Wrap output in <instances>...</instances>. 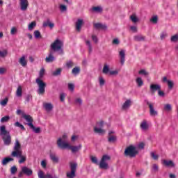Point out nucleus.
Instances as JSON below:
<instances>
[{"label": "nucleus", "mask_w": 178, "mask_h": 178, "mask_svg": "<svg viewBox=\"0 0 178 178\" xmlns=\"http://www.w3.org/2000/svg\"><path fill=\"white\" fill-rule=\"evenodd\" d=\"M94 27H95V29H101L102 30H105L106 29V25H104L101 23H96L94 24Z\"/></svg>", "instance_id": "obj_29"}, {"label": "nucleus", "mask_w": 178, "mask_h": 178, "mask_svg": "<svg viewBox=\"0 0 178 178\" xmlns=\"http://www.w3.org/2000/svg\"><path fill=\"white\" fill-rule=\"evenodd\" d=\"M17 33V29H16V27H13L10 31L11 35H15V34Z\"/></svg>", "instance_id": "obj_56"}, {"label": "nucleus", "mask_w": 178, "mask_h": 178, "mask_svg": "<svg viewBox=\"0 0 178 178\" xmlns=\"http://www.w3.org/2000/svg\"><path fill=\"white\" fill-rule=\"evenodd\" d=\"M92 12H95V13H102V11L104 10L102 9V7L101 6H95L92 8Z\"/></svg>", "instance_id": "obj_26"}, {"label": "nucleus", "mask_w": 178, "mask_h": 178, "mask_svg": "<svg viewBox=\"0 0 178 178\" xmlns=\"http://www.w3.org/2000/svg\"><path fill=\"white\" fill-rule=\"evenodd\" d=\"M66 66L67 67H68V69H70L73 67V66H74V63L72 61H67L66 63Z\"/></svg>", "instance_id": "obj_50"}, {"label": "nucleus", "mask_w": 178, "mask_h": 178, "mask_svg": "<svg viewBox=\"0 0 178 178\" xmlns=\"http://www.w3.org/2000/svg\"><path fill=\"white\" fill-rule=\"evenodd\" d=\"M38 176L39 178H59V177H58L57 175H54L52 176V175L51 174H47V175H44V171L40 170L38 172Z\"/></svg>", "instance_id": "obj_10"}, {"label": "nucleus", "mask_w": 178, "mask_h": 178, "mask_svg": "<svg viewBox=\"0 0 178 178\" xmlns=\"http://www.w3.org/2000/svg\"><path fill=\"white\" fill-rule=\"evenodd\" d=\"M42 26L43 27H50V29H54V27H55V24L54 23H51L49 19L44 22Z\"/></svg>", "instance_id": "obj_23"}, {"label": "nucleus", "mask_w": 178, "mask_h": 178, "mask_svg": "<svg viewBox=\"0 0 178 178\" xmlns=\"http://www.w3.org/2000/svg\"><path fill=\"white\" fill-rule=\"evenodd\" d=\"M125 156H130V158H134L137 154H138V151H137V148L133 145H129L125 149L124 151Z\"/></svg>", "instance_id": "obj_5"}, {"label": "nucleus", "mask_w": 178, "mask_h": 178, "mask_svg": "<svg viewBox=\"0 0 178 178\" xmlns=\"http://www.w3.org/2000/svg\"><path fill=\"white\" fill-rule=\"evenodd\" d=\"M72 74H74L75 76L79 74L80 73V67H75L72 69Z\"/></svg>", "instance_id": "obj_36"}, {"label": "nucleus", "mask_w": 178, "mask_h": 178, "mask_svg": "<svg viewBox=\"0 0 178 178\" xmlns=\"http://www.w3.org/2000/svg\"><path fill=\"white\" fill-rule=\"evenodd\" d=\"M171 42H177L178 41V34L174 35L171 37Z\"/></svg>", "instance_id": "obj_46"}, {"label": "nucleus", "mask_w": 178, "mask_h": 178, "mask_svg": "<svg viewBox=\"0 0 178 178\" xmlns=\"http://www.w3.org/2000/svg\"><path fill=\"white\" fill-rule=\"evenodd\" d=\"M167 84H168V88L170 90H172V88H173V86H175V83H173V81H172V80L168 81Z\"/></svg>", "instance_id": "obj_48"}, {"label": "nucleus", "mask_w": 178, "mask_h": 178, "mask_svg": "<svg viewBox=\"0 0 178 178\" xmlns=\"http://www.w3.org/2000/svg\"><path fill=\"white\" fill-rule=\"evenodd\" d=\"M62 47H63V42L59 40V39L56 40L51 44V48L53 51H60V55H63V50L62 49Z\"/></svg>", "instance_id": "obj_6"}, {"label": "nucleus", "mask_w": 178, "mask_h": 178, "mask_svg": "<svg viewBox=\"0 0 178 178\" xmlns=\"http://www.w3.org/2000/svg\"><path fill=\"white\" fill-rule=\"evenodd\" d=\"M35 26H37V23L35 22V21H33L29 25L28 29L29 30H33V29H34Z\"/></svg>", "instance_id": "obj_42"}, {"label": "nucleus", "mask_w": 178, "mask_h": 178, "mask_svg": "<svg viewBox=\"0 0 178 178\" xmlns=\"http://www.w3.org/2000/svg\"><path fill=\"white\" fill-rule=\"evenodd\" d=\"M94 132L97 134H105V130L102 128H98L97 127H94Z\"/></svg>", "instance_id": "obj_25"}, {"label": "nucleus", "mask_w": 178, "mask_h": 178, "mask_svg": "<svg viewBox=\"0 0 178 178\" xmlns=\"http://www.w3.org/2000/svg\"><path fill=\"white\" fill-rule=\"evenodd\" d=\"M19 6L21 10L24 12L27 10V8H29V0H19Z\"/></svg>", "instance_id": "obj_11"}, {"label": "nucleus", "mask_w": 178, "mask_h": 178, "mask_svg": "<svg viewBox=\"0 0 178 178\" xmlns=\"http://www.w3.org/2000/svg\"><path fill=\"white\" fill-rule=\"evenodd\" d=\"M136 83L138 87H143V86H144V81H143L141 77H138L136 80Z\"/></svg>", "instance_id": "obj_31"}, {"label": "nucleus", "mask_w": 178, "mask_h": 178, "mask_svg": "<svg viewBox=\"0 0 178 178\" xmlns=\"http://www.w3.org/2000/svg\"><path fill=\"white\" fill-rule=\"evenodd\" d=\"M92 41H94V42L95 44H97V42H98V38H97V36L95 35H92Z\"/></svg>", "instance_id": "obj_64"}, {"label": "nucleus", "mask_w": 178, "mask_h": 178, "mask_svg": "<svg viewBox=\"0 0 178 178\" xmlns=\"http://www.w3.org/2000/svg\"><path fill=\"white\" fill-rule=\"evenodd\" d=\"M131 106V100L130 99H127V101H125V102L123 104L122 106V109L123 111H126V109H129V108H130V106Z\"/></svg>", "instance_id": "obj_19"}, {"label": "nucleus", "mask_w": 178, "mask_h": 178, "mask_svg": "<svg viewBox=\"0 0 178 178\" xmlns=\"http://www.w3.org/2000/svg\"><path fill=\"white\" fill-rule=\"evenodd\" d=\"M130 19L133 23H137V22H138V18H137V16L134 14L130 16Z\"/></svg>", "instance_id": "obj_40"}, {"label": "nucleus", "mask_w": 178, "mask_h": 178, "mask_svg": "<svg viewBox=\"0 0 178 178\" xmlns=\"http://www.w3.org/2000/svg\"><path fill=\"white\" fill-rule=\"evenodd\" d=\"M16 95L19 97L23 95V89L21 86H19L18 88H17Z\"/></svg>", "instance_id": "obj_30"}, {"label": "nucleus", "mask_w": 178, "mask_h": 178, "mask_svg": "<svg viewBox=\"0 0 178 178\" xmlns=\"http://www.w3.org/2000/svg\"><path fill=\"white\" fill-rule=\"evenodd\" d=\"M35 38H41V33L40 32V31H35L33 32Z\"/></svg>", "instance_id": "obj_47"}, {"label": "nucleus", "mask_w": 178, "mask_h": 178, "mask_svg": "<svg viewBox=\"0 0 178 178\" xmlns=\"http://www.w3.org/2000/svg\"><path fill=\"white\" fill-rule=\"evenodd\" d=\"M163 164L165 165V166L175 168V163H173L172 160H170V161L163 160Z\"/></svg>", "instance_id": "obj_22"}, {"label": "nucleus", "mask_w": 178, "mask_h": 178, "mask_svg": "<svg viewBox=\"0 0 178 178\" xmlns=\"http://www.w3.org/2000/svg\"><path fill=\"white\" fill-rule=\"evenodd\" d=\"M23 118L24 119H25V120H26V122H28L27 123L28 126L33 128L34 127V124H33V122H34V120H33L32 116L29 115H24Z\"/></svg>", "instance_id": "obj_12"}, {"label": "nucleus", "mask_w": 178, "mask_h": 178, "mask_svg": "<svg viewBox=\"0 0 178 178\" xmlns=\"http://www.w3.org/2000/svg\"><path fill=\"white\" fill-rule=\"evenodd\" d=\"M16 172H17V167L16 165H13L10 168V173L11 175H15Z\"/></svg>", "instance_id": "obj_45"}, {"label": "nucleus", "mask_w": 178, "mask_h": 178, "mask_svg": "<svg viewBox=\"0 0 178 178\" xmlns=\"http://www.w3.org/2000/svg\"><path fill=\"white\" fill-rule=\"evenodd\" d=\"M8 120H10V117H9V115H6L1 118L0 122L1 123H6Z\"/></svg>", "instance_id": "obj_37"}, {"label": "nucleus", "mask_w": 178, "mask_h": 178, "mask_svg": "<svg viewBox=\"0 0 178 178\" xmlns=\"http://www.w3.org/2000/svg\"><path fill=\"white\" fill-rule=\"evenodd\" d=\"M96 127L98 129H102V127H104V121L97 122Z\"/></svg>", "instance_id": "obj_51"}, {"label": "nucleus", "mask_w": 178, "mask_h": 178, "mask_svg": "<svg viewBox=\"0 0 178 178\" xmlns=\"http://www.w3.org/2000/svg\"><path fill=\"white\" fill-rule=\"evenodd\" d=\"M114 134H115V132L112 131L108 132V143H115V141H116V140H118V138L116 137V136L112 135Z\"/></svg>", "instance_id": "obj_16"}, {"label": "nucleus", "mask_w": 178, "mask_h": 178, "mask_svg": "<svg viewBox=\"0 0 178 178\" xmlns=\"http://www.w3.org/2000/svg\"><path fill=\"white\" fill-rule=\"evenodd\" d=\"M85 42L88 47L89 53L91 54L92 52V46H91V41L86 40Z\"/></svg>", "instance_id": "obj_35"}, {"label": "nucleus", "mask_w": 178, "mask_h": 178, "mask_svg": "<svg viewBox=\"0 0 178 178\" xmlns=\"http://www.w3.org/2000/svg\"><path fill=\"white\" fill-rule=\"evenodd\" d=\"M158 95L159 97H165V92L159 89L158 91Z\"/></svg>", "instance_id": "obj_60"}, {"label": "nucleus", "mask_w": 178, "mask_h": 178, "mask_svg": "<svg viewBox=\"0 0 178 178\" xmlns=\"http://www.w3.org/2000/svg\"><path fill=\"white\" fill-rule=\"evenodd\" d=\"M49 156L52 162H54V163H58V162H59V158H58L56 156V154H55L54 153H51Z\"/></svg>", "instance_id": "obj_24"}, {"label": "nucleus", "mask_w": 178, "mask_h": 178, "mask_svg": "<svg viewBox=\"0 0 178 178\" xmlns=\"http://www.w3.org/2000/svg\"><path fill=\"white\" fill-rule=\"evenodd\" d=\"M70 172H67V178H74L76 177V172H77V163H70Z\"/></svg>", "instance_id": "obj_8"}, {"label": "nucleus", "mask_w": 178, "mask_h": 178, "mask_svg": "<svg viewBox=\"0 0 178 178\" xmlns=\"http://www.w3.org/2000/svg\"><path fill=\"white\" fill-rule=\"evenodd\" d=\"M59 8L61 12H66L67 10V7L63 4L60 5Z\"/></svg>", "instance_id": "obj_49"}, {"label": "nucleus", "mask_w": 178, "mask_h": 178, "mask_svg": "<svg viewBox=\"0 0 178 178\" xmlns=\"http://www.w3.org/2000/svg\"><path fill=\"white\" fill-rule=\"evenodd\" d=\"M139 74H143V76H148V72L145 70H141L138 72Z\"/></svg>", "instance_id": "obj_58"}, {"label": "nucleus", "mask_w": 178, "mask_h": 178, "mask_svg": "<svg viewBox=\"0 0 178 178\" xmlns=\"http://www.w3.org/2000/svg\"><path fill=\"white\" fill-rule=\"evenodd\" d=\"M161 90V86L159 84H151L150 85V91L152 94H155L156 91H159Z\"/></svg>", "instance_id": "obj_15"}, {"label": "nucleus", "mask_w": 178, "mask_h": 178, "mask_svg": "<svg viewBox=\"0 0 178 178\" xmlns=\"http://www.w3.org/2000/svg\"><path fill=\"white\" fill-rule=\"evenodd\" d=\"M99 81L100 86H104L105 84V80L102 77L99 78Z\"/></svg>", "instance_id": "obj_61"}, {"label": "nucleus", "mask_w": 178, "mask_h": 178, "mask_svg": "<svg viewBox=\"0 0 178 178\" xmlns=\"http://www.w3.org/2000/svg\"><path fill=\"white\" fill-rule=\"evenodd\" d=\"M140 128L142 130H148V123H147V121L144 120L141 122Z\"/></svg>", "instance_id": "obj_34"}, {"label": "nucleus", "mask_w": 178, "mask_h": 178, "mask_svg": "<svg viewBox=\"0 0 178 178\" xmlns=\"http://www.w3.org/2000/svg\"><path fill=\"white\" fill-rule=\"evenodd\" d=\"M164 111H166V112H170V111H172V105L169 104H165Z\"/></svg>", "instance_id": "obj_39"}, {"label": "nucleus", "mask_w": 178, "mask_h": 178, "mask_svg": "<svg viewBox=\"0 0 178 178\" xmlns=\"http://www.w3.org/2000/svg\"><path fill=\"white\" fill-rule=\"evenodd\" d=\"M150 21L152 22V23H154V24H156V23H158V17L154 16V17H152Z\"/></svg>", "instance_id": "obj_53"}, {"label": "nucleus", "mask_w": 178, "mask_h": 178, "mask_svg": "<svg viewBox=\"0 0 178 178\" xmlns=\"http://www.w3.org/2000/svg\"><path fill=\"white\" fill-rule=\"evenodd\" d=\"M111 72V70L109 69V65L108 64H104L102 70V73L104 74H108Z\"/></svg>", "instance_id": "obj_27"}, {"label": "nucleus", "mask_w": 178, "mask_h": 178, "mask_svg": "<svg viewBox=\"0 0 178 178\" xmlns=\"http://www.w3.org/2000/svg\"><path fill=\"white\" fill-rule=\"evenodd\" d=\"M0 136H2L4 145L9 146L12 144V136H10V133L6 130L5 125L0 127Z\"/></svg>", "instance_id": "obj_4"}, {"label": "nucleus", "mask_w": 178, "mask_h": 178, "mask_svg": "<svg viewBox=\"0 0 178 178\" xmlns=\"http://www.w3.org/2000/svg\"><path fill=\"white\" fill-rule=\"evenodd\" d=\"M68 88L70 91H74V85L73 83H68Z\"/></svg>", "instance_id": "obj_59"}, {"label": "nucleus", "mask_w": 178, "mask_h": 178, "mask_svg": "<svg viewBox=\"0 0 178 178\" xmlns=\"http://www.w3.org/2000/svg\"><path fill=\"white\" fill-rule=\"evenodd\" d=\"M62 73V68H58L56 71H54L52 74L53 76H59Z\"/></svg>", "instance_id": "obj_44"}, {"label": "nucleus", "mask_w": 178, "mask_h": 178, "mask_svg": "<svg viewBox=\"0 0 178 178\" xmlns=\"http://www.w3.org/2000/svg\"><path fill=\"white\" fill-rule=\"evenodd\" d=\"M14 126H15V127H19V129H21V130H23L24 131H25L26 128H24V126H23V124H20V122H17L14 124Z\"/></svg>", "instance_id": "obj_38"}, {"label": "nucleus", "mask_w": 178, "mask_h": 178, "mask_svg": "<svg viewBox=\"0 0 178 178\" xmlns=\"http://www.w3.org/2000/svg\"><path fill=\"white\" fill-rule=\"evenodd\" d=\"M14 161H15V159L13 158L6 157L2 160L1 163H2L3 166H6V165H8V163H9V162H13Z\"/></svg>", "instance_id": "obj_18"}, {"label": "nucleus", "mask_w": 178, "mask_h": 178, "mask_svg": "<svg viewBox=\"0 0 178 178\" xmlns=\"http://www.w3.org/2000/svg\"><path fill=\"white\" fill-rule=\"evenodd\" d=\"M44 74H45V69L42 68L40 71L39 76L40 78L44 77Z\"/></svg>", "instance_id": "obj_57"}, {"label": "nucleus", "mask_w": 178, "mask_h": 178, "mask_svg": "<svg viewBox=\"0 0 178 178\" xmlns=\"http://www.w3.org/2000/svg\"><path fill=\"white\" fill-rule=\"evenodd\" d=\"M57 145L60 149H66V148H67V149H70L73 153L78 152V151H80L83 147L81 145H79V146H72L70 144L62 141V138L58 139Z\"/></svg>", "instance_id": "obj_3"}, {"label": "nucleus", "mask_w": 178, "mask_h": 178, "mask_svg": "<svg viewBox=\"0 0 178 178\" xmlns=\"http://www.w3.org/2000/svg\"><path fill=\"white\" fill-rule=\"evenodd\" d=\"M41 166L42 168H43L44 169H45V168H47V161L45 160H42L41 161Z\"/></svg>", "instance_id": "obj_63"}, {"label": "nucleus", "mask_w": 178, "mask_h": 178, "mask_svg": "<svg viewBox=\"0 0 178 178\" xmlns=\"http://www.w3.org/2000/svg\"><path fill=\"white\" fill-rule=\"evenodd\" d=\"M74 104H76V105H82L83 99H81V98H80V97H78V98L75 99Z\"/></svg>", "instance_id": "obj_43"}, {"label": "nucleus", "mask_w": 178, "mask_h": 178, "mask_svg": "<svg viewBox=\"0 0 178 178\" xmlns=\"http://www.w3.org/2000/svg\"><path fill=\"white\" fill-rule=\"evenodd\" d=\"M152 173H158L159 172V165L158 164H153L152 165Z\"/></svg>", "instance_id": "obj_28"}, {"label": "nucleus", "mask_w": 178, "mask_h": 178, "mask_svg": "<svg viewBox=\"0 0 178 178\" xmlns=\"http://www.w3.org/2000/svg\"><path fill=\"white\" fill-rule=\"evenodd\" d=\"M145 102L149 106L150 116H156L158 115V111H155L154 104L149 102L148 100H145Z\"/></svg>", "instance_id": "obj_9"}, {"label": "nucleus", "mask_w": 178, "mask_h": 178, "mask_svg": "<svg viewBox=\"0 0 178 178\" xmlns=\"http://www.w3.org/2000/svg\"><path fill=\"white\" fill-rule=\"evenodd\" d=\"M30 129H32V130H33V131L35 133H40V131H41V128H40V127L35 128V127H34V125H33V127H30Z\"/></svg>", "instance_id": "obj_52"}, {"label": "nucleus", "mask_w": 178, "mask_h": 178, "mask_svg": "<svg viewBox=\"0 0 178 178\" xmlns=\"http://www.w3.org/2000/svg\"><path fill=\"white\" fill-rule=\"evenodd\" d=\"M120 63L121 65H124V62H126V54H124V51L123 50H121L120 51Z\"/></svg>", "instance_id": "obj_20"}, {"label": "nucleus", "mask_w": 178, "mask_h": 178, "mask_svg": "<svg viewBox=\"0 0 178 178\" xmlns=\"http://www.w3.org/2000/svg\"><path fill=\"white\" fill-rule=\"evenodd\" d=\"M11 156L13 158H19L18 163H24L27 161V156L23 155V150H22V144L19 140L16 139L13 147V151L11 152Z\"/></svg>", "instance_id": "obj_1"}, {"label": "nucleus", "mask_w": 178, "mask_h": 178, "mask_svg": "<svg viewBox=\"0 0 178 178\" xmlns=\"http://www.w3.org/2000/svg\"><path fill=\"white\" fill-rule=\"evenodd\" d=\"M8 101H9V99L8 98H6L3 99L0 104L1 105H2V106H6V105L8 104Z\"/></svg>", "instance_id": "obj_55"}, {"label": "nucleus", "mask_w": 178, "mask_h": 178, "mask_svg": "<svg viewBox=\"0 0 178 178\" xmlns=\"http://www.w3.org/2000/svg\"><path fill=\"white\" fill-rule=\"evenodd\" d=\"M90 161L92 163H95V165H99L100 169H104L106 170L109 169V164H108V161H111V156L108 155H103L99 163H98V159L96 156H91Z\"/></svg>", "instance_id": "obj_2"}, {"label": "nucleus", "mask_w": 178, "mask_h": 178, "mask_svg": "<svg viewBox=\"0 0 178 178\" xmlns=\"http://www.w3.org/2000/svg\"><path fill=\"white\" fill-rule=\"evenodd\" d=\"M36 83L38 84V94L39 95H44L45 94V88L47 87V83L44 82V81L41 80V79H36Z\"/></svg>", "instance_id": "obj_7"}, {"label": "nucleus", "mask_w": 178, "mask_h": 178, "mask_svg": "<svg viewBox=\"0 0 178 178\" xmlns=\"http://www.w3.org/2000/svg\"><path fill=\"white\" fill-rule=\"evenodd\" d=\"M150 156L152 158V159H154V161H158L159 156L158 154H155V152H152L150 153Z\"/></svg>", "instance_id": "obj_41"}, {"label": "nucleus", "mask_w": 178, "mask_h": 178, "mask_svg": "<svg viewBox=\"0 0 178 178\" xmlns=\"http://www.w3.org/2000/svg\"><path fill=\"white\" fill-rule=\"evenodd\" d=\"M31 99H33V96L31 95H27L26 97V101L27 102H30V100Z\"/></svg>", "instance_id": "obj_62"}, {"label": "nucleus", "mask_w": 178, "mask_h": 178, "mask_svg": "<svg viewBox=\"0 0 178 178\" xmlns=\"http://www.w3.org/2000/svg\"><path fill=\"white\" fill-rule=\"evenodd\" d=\"M134 40H135V41H138V42L145 41V36H143L142 35H138L134 36Z\"/></svg>", "instance_id": "obj_32"}, {"label": "nucleus", "mask_w": 178, "mask_h": 178, "mask_svg": "<svg viewBox=\"0 0 178 178\" xmlns=\"http://www.w3.org/2000/svg\"><path fill=\"white\" fill-rule=\"evenodd\" d=\"M6 55H8V51L4 50L3 51H0V56L1 58H5V56H6Z\"/></svg>", "instance_id": "obj_54"}, {"label": "nucleus", "mask_w": 178, "mask_h": 178, "mask_svg": "<svg viewBox=\"0 0 178 178\" xmlns=\"http://www.w3.org/2000/svg\"><path fill=\"white\" fill-rule=\"evenodd\" d=\"M43 107L47 112H49L54 109V106L52 105L51 103H44L43 104Z\"/></svg>", "instance_id": "obj_21"}, {"label": "nucleus", "mask_w": 178, "mask_h": 178, "mask_svg": "<svg viewBox=\"0 0 178 178\" xmlns=\"http://www.w3.org/2000/svg\"><path fill=\"white\" fill-rule=\"evenodd\" d=\"M84 24V21L81 19H78L76 22V31H81V26Z\"/></svg>", "instance_id": "obj_17"}, {"label": "nucleus", "mask_w": 178, "mask_h": 178, "mask_svg": "<svg viewBox=\"0 0 178 178\" xmlns=\"http://www.w3.org/2000/svg\"><path fill=\"white\" fill-rule=\"evenodd\" d=\"M22 173L26 176H31V175H33V170H31V168H29L27 166H23L22 168Z\"/></svg>", "instance_id": "obj_14"}, {"label": "nucleus", "mask_w": 178, "mask_h": 178, "mask_svg": "<svg viewBox=\"0 0 178 178\" xmlns=\"http://www.w3.org/2000/svg\"><path fill=\"white\" fill-rule=\"evenodd\" d=\"M46 63H52L55 62V56H54V52L52 51H49L48 56L45 58Z\"/></svg>", "instance_id": "obj_13"}, {"label": "nucleus", "mask_w": 178, "mask_h": 178, "mask_svg": "<svg viewBox=\"0 0 178 178\" xmlns=\"http://www.w3.org/2000/svg\"><path fill=\"white\" fill-rule=\"evenodd\" d=\"M19 63L21 65H22L24 67L25 66H27V61L26 60V57L22 56L19 58Z\"/></svg>", "instance_id": "obj_33"}]
</instances>
